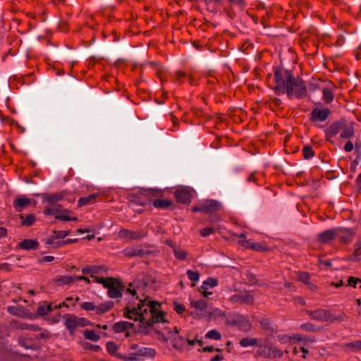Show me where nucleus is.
Masks as SVG:
<instances>
[{
	"mask_svg": "<svg viewBox=\"0 0 361 361\" xmlns=\"http://www.w3.org/2000/svg\"><path fill=\"white\" fill-rule=\"evenodd\" d=\"M322 94L323 99L326 103L329 104L333 102L334 99V94L331 87H324L322 90Z\"/></svg>",
	"mask_w": 361,
	"mask_h": 361,
	"instance_id": "nucleus-30",
	"label": "nucleus"
},
{
	"mask_svg": "<svg viewBox=\"0 0 361 361\" xmlns=\"http://www.w3.org/2000/svg\"><path fill=\"white\" fill-rule=\"evenodd\" d=\"M97 197V194L93 193L87 197H83L79 199L78 200V206L82 207L88 204H92L96 202V199Z\"/></svg>",
	"mask_w": 361,
	"mask_h": 361,
	"instance_id": "nucleus-28",
	"label": "nucleus"
},
{
	"mask_svg": "<svg viewBox=\"0 0 361 361\" xmlns=\"http://www.w3.org/2000/svg\"><path fill=\"white\" fill-rule=\"evenodd\" d=\"M336 240H338L341 243H349L350 242L354 236V232L350 229L344 228H336Z\"/></svg>",
	"mask_w": 361,
	"mask_h": 361,
	"instance_id": "nucleus-15",
	"label": "nucleus"
},
{
	"mask_svg": "<svg viewBox=\"0 0 361 361\" xmlns=\"http://www.w3.org/2000/svg\"><path fill=\"white\" fill-rule=\"evenodd\" d=\"M205 338L219 341L221 338V334L219 331L216 329H212L207 332L205 334Z\"/></svg>",
	"mask_w": 361,
	"mask_h": 361,
	"instance_id": "nucleus-39",
	"label": "nucleus"
},
{
	"mask_svg": "<svg viewBox=\"0 0 361 361\" xmlns=\"http://www.w3.org/2000/svg\"><path fill=\"white\" fill-rule=\"evenodd\" d=\"M56 281L62 285H69L75 282V277L71 276H62L56 279Z\"/></svg>",
	"mask_w": 361,
	"mask_h": 361,
	"instance_id": "nucleus-38",
	"label": "nucleus"
},
{
	"mask_svg": "<svg viewBox=\"0 0 361 361\" xmlns=\"http://www.w3.org/2000/svg\"><path fill=\"white\" fill-rule=\"evenodd\" d=\"M271 347L270 344L267 341H265L263 343H258L257 350L256 352L257 356L263 358H271Z\"/></svg>",
	"mask_w": 361,
	"mask_h": 361,
	"instance_id": "nucleus-16",
	"label": "nucleus"
},
{
	"mask_svg": "<svg viewBox=\"0 0 361 361\" xmlns=\"http://www.w3.org/2000/svg\"><path fill=\"white\" fill-rule=\"evenodd\" d=\"M302 154L305 159H310L314 156V152L312 147L306 145L302 149Z\"/></svg>",
	"mask_w": 361,
	"mask_h": 361,
	"instance_id": "nucleus-43",
	"label": "nucleus"
},
{
	"mask_svg": "<svg viewBox=\"0 0 361 361\" xmlns=\"http://www.w3.org/2000/svg\"><path fill=\"white\" fill-rule=\"evenodd\" d=\"M62 206L59 204H49L44 211L45 215H54L61 212Z\"/></svg>",
	"mask_w": 361,
	"mask_h": 361,
	"instance_id": "nucleus-31",
	"label": "nucleus"
},
{
	"mask_svg": "<svg viewBox=\"0 0 361 361\" xmlns=\"http://www.w3.org/2000/svg\"><path fill=\"white\" fill-rule=\"evenodd\" d=\"M226 313L217 307H209L207 317L208 319H216L219 318H224Z\"/></svg>",
	"mask_w": 361,
	"mask_h": 361,
	"instance_id": "nucleus-24",
	"label": "nucleus"
},
{
	"mask_svg": "<svg viewBox=\"0 0 361 361\" xmlns=\"http://www.w3.org/2000/svg\"><path fill=\"white\" fill-rule=\"evenodd\" d=\"M114 303L111 301L96 305L92 302H84L80 304V307L88 312H91L92 314L100 315L109 311L113 307Z\"/></svg>",
	"mask_w": 361,
	"mask_h": 361,
	"instance_id": "nucleus-6",
	"label": "nucleus"
},
{
	"mask_svg": "<svg viewBox=\"0 0 361 361\" xmlns=\"http://www.w3.org/2000/svg\"><path fill=\"white\" fill-rule=\"evenodd\" d=\"M215 229L212 227H206L200 231V234L203 237L208 236L212 233H214Z\"/></svg>",
	"mask_w": 361,
	"mask_h": 361,
	"instance_id": "nucleus-53",
	"label": "nucleus"
},
{
	"mask_svg": "<svg viewBox=\"0 0 361 361\" xmlns=\"http://www.w3.org/2000/svg\"><path fill=\"white\" fill-rule=\"evenodd\" d=\"M75 305V302L67 303L66 301L57 304H54V309H61L62 307L68 308L70 307H74Z\"/></svg>",
	"mask_w": 361,
	"mask_h": 361,
	"instance_id": "nucleus-54",
	"label": "nucleus"
},
{
	"mask_svg": "<svg viewBox=\"0 0 361 361\" xmlns=\"http://www.w3.org/2000/svg\"><path fill=\"white\" fill-rule=\"evenodd\" d=\"M55 238H51L47 240L46 244L54 247H59L64 244V242H55V239L63 238L68 235V231H54Z\"/></svg>",
	"mask_w": 361,
	"mask_h": 361,
	"instance_id": "nucleus-23",
	"label": "nucleus"
},
{
	"mask_svg": "<svg viewBox=\"0 0 361 361\" xmlns=\"http://www.w3.org/2000/svg\"><path fill=\"white\" fill-rule=\"evenodd\" d=\"M175 257L180 260H185L187 258L188 254L183 249L175 248L173 250Z\"/></svg>",
	"mask_w": 361,
	"mask_h": 361,
	"instance_id": "nucleus-41",
	"label": "nucleus"
},
{
	"mask_svg": "<svg viewBox=\"0 0 361 361\" xmlns=\"http://www.w3.org/2000/svg\"><path fill=\"white\" fill-rule=\"evenodd\" d=\"M127 291L135 297L137 302L129 303L126 306L123 311L125 317L138 322L140 329H147L154 324L168 322L166 314L163 310L161 302L152 300L149 296H145L142 288H133L132 284L130 285Z\"/></svg>",
	"mask_w": 361,
	"mask_h": 361,
	"instance_id": "nucleus-1",
	"label": "nucleus"
},
{
	"mask_svg": "<svg viewBox=\"0 0 361 361\" xmlns=\"http://www.w3.org/2000/svg\"><path fill=\"white\" fill-rule=\"evenodd\" d=\"M187 76L186 73L183 71H176L175 73V81L178 83H182L184 78Z\"/></svg>",
	"mask_w": 361,
	"mask_h": 361,
	"instance_id": "nucleus-49",
	"label": "nucleus"
},
{
	"mask_svg": "<svg viewBox=\"0 0 361 361\" xmlns=\"http://www.w3.org/2000/svg\"><path fill=\"white\" fill-rule=\"evenodd\" d=\"M229 1L232 4L238 5L240 7H243L245 6L244 0H229Z\"/></svg>",
	"mask_w": 361,
	"mask_h": 361,
	"instance_id": "nucleus-59",
	"label": "nucleus"
},
{
	"mask_svg": "<svg viewBox=\"0 0 361 361\" xmlns=\"http://www.w3.org/2000/svg\"><path fill=\"white\" fill-rule=\"evenodd\" d=\"M20 219H21V224L25 226H30L35 221V216L34 214H28L26 216L23 215H20Z\"/></svg>",
	"mask_w": 361,
	"mask_h": 361,
	"instance_id": "nucleus-33",
	"label": "nucleus"
},
{
	"mask_svg": "<svg viewBox=\"0 0 361 361\" xmlns=\"http://www.w3.org/2000/svg\"><path fill=\"white\" fill-rule=\"evenodd\" d=\"M174 197L177 202L183 204L189 203L191 200V193L185 188L178 189L174 192Z\"/></svg>",
	"mask_w": 361,
	"mask_h": 361,
	"instance_id": "nucleus-17",
	"label": "nucleus"
},
{
	"mask_svg": "<svg viewBox=\"0 0 361 361\" xmlns=\"http://www.w3.org/2000/svg\"><path fill=\"white\" fill-rule=\"evenodd\" d=\"M18 246L21 249L28 250H32V249H37V247L39 246V243L35 240L25 239V240H23V241H21L18 244Z\"/></svg>",
	"mask_w": 361,
	"mask_h": 361,
	"instance_id": "nucleus-27",
	"label": "nucleus"
},
{
	"mask_svg": "<svg viewBox=\"0 0 361 361\" xmlns=\"http://www.w3.org/2000/svg\"><path fill=\"white\" fill-rule=\"evenodd\" d=\"M331 114V111L326 107L314 108L310 114V121L312 123L324 122L327 120Z\"/></svg>",
	"mask_w": 361,
	"mask_h": 361,
	"instance_id": "nucleus-10",
	"label": "nucleus"
},
{
	"mask_svg": "<svg viewBox=\"0 0 361 361\" xmlns=\"http://www.w3.org/2000/svg\"><path fill=\"white\" fill-rule=\"evenodd\" d=\"M190 307L195 310V312H192L190 314L197 319L207 317L209 308L204 300H190Z\"/></svg>",
	"mask_w": 361,
	"mask_h": 361,
	"instance_id": "nucleus-7",
	"label": "nucleus"
},
{
	"mask_svg": "<svg viewBox=\"0 0 361 361\" xmlns=\"http://www.w3.org/2000/svg\"><path fill=\"white\" fill-rule=\"evenodd\" d=\"M299 350L303 353L302 357L306 358V355L308 354V350L306 349L304 346L300 347Z\"/></svg>",
	"mask_w": 361,
	"mask_h": 361,
	"instance_id": "nucleus-63",
	"label": "nucleus"
},
{
	"mask_svg": "<svg viewBox=\"0 0 361 361\" xmlns=\"http://www.w3.org/2000/svg\"><path fill=\"white\" fill-rule=\"evenodd\" d=\"M345 348H350L353 351L361 350V341H355L345 344Z\"/></svg>",
	"mask_w": 361,
	"mask_h": 361,
	"instance_id": "nucleus-44",
	"label": "nucleus"
},
{
	"mask_svg": "<svg viewBox=\"0 0 361 361\" xmlns=\"http://www.w3.org/2000/svg\"><path fill=\"white\" fill-rule=\"evenodd\" d=\"M353 143L351 141H348L344 146V149L347 152H350L353 150Z\"/></svg>",
	"mask_w": 361,
	"mask_h": 361,
	"instance_id": "nucleus-56",
	"label": "nucleus"
},
{
	"mask_svg": "<svg viewBox=\"0 0 361 361\" xmlns=\"http://www.w3.org/2000/svg\"><path fill=\"white\" fill-rule=\"evenodd\" d=\"M293 75L292 73L283 68H276L274 71V91L276 94L281 95L286 92V87Z\"/></svg>",
	"mask_w": 361,
	"mask_h": 361,
	"instance_id": "nucleus-3",
	"label": "nucleus"
},
{
	"mask_svg": "<svg viewBox=\"0 0 361 361\" xmlns=\"http://www.w3.org/2000/svg\"><path fill=\"white\" fill-rule=\"evenodd\" d=\"M343 123L341 121L335 122L331 124L326 130V136L327 139L337 135L343 129Z\"/></svg>",
	"mask_w": 361,
	"mask_h": 361,
	"instance_id": "nucleus-19",
	"label": "nucleus"
},
{
	"mask_svg": "<svg viewBox=\"0 0 361 361\" xmlns=\"http://www.w3.org/2000/svg\"><path fill=\"white\" fill-rule=\"evenodd\" d=\"M173 309L178 314H183L185 311V305L180 304L177 302H174L173 304Z\"/></svg>",
	"mask_w": 361,
	"mask_h": 361,
	"instance_id": "nucleus-50",
	"label": "nucleus"
},
{
	"mask_svg": "<svg viewBox=\"0 0 361 361\" xmlns=\"http://www.w3.org/2000/svg\"><path fill=\"white\" fill-rule=\"evenodd\" d=\"M145 235V234L144 232L141 231H134L128 229H123L118 232L119 238L126 240H137L143 238Z\"/></svg>",
	"mask_w": 361,
	"mask_h": 361,
	"instance_id": "nucleus-14",
	"label": "nucleus"
},
{
	"mask_svg": "<svg viewBox=\"0 0 361 361\" xmlns=\"http://www.w3.org/2000/svg\"><path fill=\"white\" fill-rule=\"evenodd\" d=\"M361 259V240L355 245L353 254L348 257V260L352 262L359 261Z\"/></svg>",
	"mask_w": 361,
	"mask_h": 361,
	"instance_id": "nucleus-29",
	"label": "nucleus"
},
{
	"mask_svg": "<svg viewBox=\"0 0 361 361\" xmlns=\"http://www.w3.org/2000/svg\"><path fill=\"white\" fill-rule=\"evenodd\" d=\"M200 291H201L202 295L204 297H208L209 295L212 294V292L208 291V288H207V287H205V288H200Z\"/></svg>",
	"mask_w": 361,
	"mask_h": 361,
	"instance_id": "nucleus-61",
	"label": "nucleus"
},
{
	"mask_svg": "<svg viewBox=\"0 0 361 361\" xmlns=\"http://www.w3.org/2000/svg\"><path fill=\"white\" fill-rule=\"evenodd\" d=\"M172 202L168 200H155L153 202V206L156 208H167L171 205Z\"/></svg>",
	"mask_w": 361,
	"mask_h": 361,
	"instance_id": "nucleus-36",
	"label": "nucleus"
},
{
	"mask_svg": "<svg viewBox=\"0 0 361 361\" xmlns=\"http://www.w3.org/2000/svg\"><path fill=\"white\" fill-rule=\"evenodd\" d=\"M285 93L289 99H303L307 95L306 85L300 78L293 76L286 87Z\"/></svg>",
	"mask_w": 361,
	"mask_h": 361,
	"instance_id": "nucleus-2",
	"label": "nucleus"
},
{
	"mask_svg": "<svg viewBox=\"0 0 361 361\" xmlns=\"http://www.w3.org/2000/svg\"><path fill=\"white\" fill-rule=\"evenodd\" d=\"M218 285V281L214 278H208L206 281L202 283L201 286V288H205V287L208 288H214Z\"/></svg>",
	"mask_w": 361,
	"mask_h": 361,
	"instance_id": "nucleus-42",
	"label": "nucleus"
},
{
	"mask_svg": "<svg viewBox=\"0 0 361 361\" xmlns=\"http://www.w3.org/2000/svg\"><path fill=\"white\" fill-rule=\"evenodd\" d=\"M258 339L256 338H244L240 341V345L242 347L246 348L248 346H253L258 345Z\"/></svg>",
	"mask_w": 361,
	"mask_h": 361,
	"instance_id": "nucleus-32",
	"label": "nucleus"
},
{
	"mask_svg": "<svg viewBox=\"0 0 361 361\" xmlns=\"http://www.w3.org/2000/svg\"><path fill=\"white\" fill-rule=\"evenodd\" d=\"M188 80L191 85H197V78L192 74L188 75Z\"/></svg>",
	"mask_w": 361,
	"mask_h": 361,
	"instance_id": "nucleus-57",
	"label": "nucleus"
},
{
	"mask_svg": "<svg viewBox=\"0 0 361 361\" xmlns=\"http://www.w3.org/2000/svg\"><path fill=\"white\" fill-rule=\"evenodd\" d=\"M102 268L100 267L90 266L82 269L81 271L84 275H88L92 279V282L97 283V279L101 277L95 276Z\"/></svg>",
	"mask_w": 361,
	"mask_h": 361,
	"instance_id": "nucleus-22",
	"label": "nucleus"
},
{
	"mask_svg": "<svg viewBox=\"0 0 361 361\" xmlns=\"http://www.w3.org/2000/svg\"><path fill=\"white\" fill-rule=\"evenodd\" d=\"M300 329L303 331H309V332L316 331L314 326L310 322L302 324L300 326Z\"/></svg>",
	"mask_w": 361,
	"mask_h": 361,
	"instance_id": "nucleus-52",
	"label": "nucleus"
},
{
	"mask_svg": "<svg viewBox=\"0 0 361 361\" xmlns=\"http://www.w3.org/2000/svg\"><path fill=\"white\" fill-rule=\"evenodd\" d=\"M271 358L273 357H281L283 356V351L274 345H271Z\"/></svg>",
	"mask_w": 361,
	"mask_h": 361,
	"instance_id": "nucleus-47",
	"label": "nucleus"
},
{
	"mask_svg": "<svg viewBox=\"0 0 361 361\" xmlns=\"http://www.w3.org/2000/svg\"><path fill=\"white\" fill-rule=\"evenodd\" d=\"M223 360V357L219 355H216L211 359V361H221Z\"/></svg>",
	"mask_w": 361,
	"mask_h": 361,
	"instance_id": "nucleus-64",
	"label": "nucleus"
},
{
	"mask_svg": "<svg viewBox=\"0 0 361 361\" xmlns=\"http://www.w3.org/2000/svg\"><path fill=\"white\" fill-rule=\"evenodd\" d=\"M239 244L245 248L252 249L255 251H264L266 250V247L263 244L261 243H255L251 240H240Z\"/></svg>",
	"mask_w": 361,
	"mask_h": 361,
	"instance_id": "nucleus-18",
	"label": "nucleus"
},
{
	"mask_svg": "<svg viewBox=\"0 0 361 361\" xmlns=\"http://www.w3.org/2000/svg\"><path fill=\"white\" fill-rule=\"evenodd\" d=\"M54 257L53 256H44L41 259L42 262H51L54 260Z\"/></svg>",
	"mask_w": 361,
	"mask_h": 361,
	"instance_id": "nucleus-60",
	"label": "nucleus"
},
{
	"mask_svg": "<svg viewBox=\"0 0 361 361\" xmlns=\"http://www.w3.org/2000/svg\"><path fill=\"white\" fill-rule=\"evenodd\" d=\"M68 213H70L69 211L66 210L63 214L56 215L55 216L56 219L62 220V221H77L78 218L76 216H71L68 214Z\"/></svg>",
	"mask_w": 361,
	"mask_h": 361,
	"instance_id": "nucleus-40",
	"label": "nucleus"
},
{
	"mask_svg": "<svg viewBox=\"0 0 361 361\" xmlns=\"http://www.w3.org/2000/svg\"><path fill=\"white\" fill-rule=\"evenodd\" d=\"M348 282L349 286L356 288L357 286H360L361 279L351 276L349 277Z\"/></svg>",
	"mask_w": 361,
	"mask_h": 361,
	"instance_id": "nucleus-51",
	"label": "nucleus"
},
{
	"mask_svg": "<svg viewBox=\"0 0 361 361\" xmlns=\"http://www.w3.org/2000/svg\"><path fill=\"white\" fill-rule=\"evenodd\" d=\"M307 313L312 319L320 322H329L332 320V316L329 311L319 309L314 311H307Z\"/></svg>",
	"mask_w": 361,
	"mask_h": 361,
	"instance_id": "nucleus-13",
	"label": "nucleus"
},
{
	"mask_svg": "<svg viewBox=\"0 0 361 361\" xmlns=\"http://www.w3.org/2000/svg\"><path fill=\"white\" fill-rule=\"evenodd\" d=\"M134 327V324L125 322V321H121L115 323L112 329L114 331L116 334H124L125 337H129L130 336V331L133 330Z\"/></svg>",
	"mask_w": 361,
	"mask_h": 361,
	"instance_id": "nucleus-12",
	"label": "nucleus"
},
{
	"mask_svg": "<svg viewBox=\"0 0 361 361\" xmlns=\"http://www.w3.org/2000/svg\"><path fill=\"white\" fill-rule=\"evenodd\" d=\"M66 192H60L55 194H46L44 196V200L50 204H56L59 201L65 200Z\"/></svg>",
	"mask_w": 361,
	"mask_h": 361,
	"instance_id": "nucleus-20",
	"label": "nucleus"
},
{
	"mask_svg": "<svg viewBox=\"0 0 361 361\" xmlns=\"http://www.w3.org/2000/svg\"><path fill=\"white\" fill-rule=\"evenodd\" d=\"M319 240L323 243H329L333 240H336V228L326 230L319 235Z\"/></svg>",
	"mask_w": 361,
	"mask_h": 361,
	"instance_id": "nucleus-21",
	"label": "nucleus"
},
{
	"mask_svg": "<svg viewBox=\"0 0 361 361\" xmlns=\"http://www.w3.org/2000/svg\"><path fill=\"white\" fill-rule=\"evenodd\" d=\"M54 310H55L54 303H48L47 302H44V303L39 305V307H37V312L38 314L44 316L49 314Z\"/></svg>",
	"mask_w": 361,
	"mask_h": 361,
	"instance_id": "nucleus-26",
	"label": "nucleus"
},
{
	"mask_svg": "<svg viewBox=\"0 0 361 361\" xmlns=\"http://www.w3.org/2000/svg\"><path fill=\"white\" fill-rule=\"evenodd\" d=\"M354 135V129L352 126L345 127L343 126L341 133L340 135L341 138L347 139L350 138Z\"/></svg>",
	"mask_w": 361,
	"mask_h": 361,
	"instance_id": "nucleus-34",
	"label": "nucleus"
},
{
	"mask_svg": "<svg viewBox=\"0 0 361 361\" xmlns=\"http://www.w3.org/2000/svg\"><path fill=\"white\" fill-rule=\"evenodd\" d=\"M229 301L233 304L252 305L254 302L253 296L247 291H243L233 295Z\"/></svg>",
	"mask_w": 361,
	"mask_h": 361,
	"instance_id": "nucleus-11",
	"label": "nucleus"
},
{
	"mask_svg": "<svg viewBox=\"0 0 361 361\" xmlns=\"http://www.w3.org/2000/svg\"><path fill=\"white\" fill-rule=\"evenodd\" d=\"M19 328H20L22 329L30 330L32 331H37L39 330V328L37 325L31 324H25V323L20 324V325L19 326Z\"/></svg>",
	"mask_w": 361,
	"mask_h": 361,
	"instance_id": "nucleus-46",
	"label": "nucleus"
},
{
	"mask_svg": "<svg viewBox=\"0 0 361 361\" xmlns=\"http://www.w3.org/2000/svg\"><path fill=\"white\" fill-rule=\"evenodd\" d=\"M187 276L190 281H197L200 279V274L198 271H194L192 270L187 271Z\"/></svg>",
	"mask_w": 361,
	"mask_h": 361,
	"instance_id": "nucleus-48",
	"label": "nucleus"
},
{
	"mask_svg": "<svg viewBox=\"0 0 361 361\" xmlns=\"http://www.w3.org/2000/svg\"><path fill=\"white\" fill-rule=\"evenodd\" d=\"M291 338L294 339V340H296V341H307V339L306 338H303V337L300 336L298 334L294 335L293 337H291Z\"/></svg>",
	"mask_w": 361,
	"mask_h": 361,
	"instance_id": "nucleus-62",
	"label": "nucleus"
},
{
	"mask_svg": "<svg viewBox=\"0 0 361 361\" xmlns=\"http://www.w3.org/2000/svg\"><path fill=\"white\" fill-rule=\"evenodd\" d=\"M75 281H84L87 283H90L91 282H92V279L90 277V276H76V277H75Z\"/></svg>",
	"mask_w": 361,
	"mask_h": 361,
	"instance_id": "nucleus-55",
	"label": "nucleus"
},
{
	"mask_svg": "<svg viewBox=\"0 0 361 361\" xmlns=\"http://www.w3.org/2000/svg\"><path fill=\"white\" fill-rule=\"evenodd\" d=\"M83 335L86 339L90 341H97L100 339V336L93 330H86Z\"/></svg>",
	"mask_w": 361,
	"mask_h": 361,
	"instance_id": "nucleus-35",
	"label": "nucleus"
},
{
	"mask_svg": "<svg viewBox=\"0 0 361 361\" xmlns=\"http://www.w3.org/2000/svg\"><path fill=\"white\" fill-rule=\"evenodd\" d=\"M124 252L125 255L128 256H135L138 255V252L136 250H132L131 249H126Z\"/></svg>",
	"mask_w": 361,
	"mask_h": 361,
	"instance_id": "nucleus-58",
	"label": "nucleus"
},
{
	"mask_svg": "<svg viewBox=\"0 0 361 361\" xmlns=\"http://www.w3.org/2000/svg\"><path fill=\"white\" fill-rule=\"evenodd\" d=\"M31 202L32 200L30 199L25 197H20L14 201L13 206L18 212H20L23 209L30 205Z\"/></svg>",
	"mask_w": 361,
	"mask_h": 361,
	"instance_id": "nucleus-25",
	"label": "nucleus"
},
{
	"mask_svg": "<svg viewBox=\"0 0 361 361\" xmlns=\"http://www.w3.org/2000/svg\"><path fill=\"white\" fill-rule=\"evenodd\" d=\"M298 279L299 281L306 284L310 283V276L307 272H300L298 274Z\"/></svg>",
	"mask_w": 361,
	"mask_h": 361,
	"instance_id": "nucleus-45",
	"label": "nucleus"
},
{
	"mask_svg": "<svg viewBox=\"0 0 361 361\" xmlns=\"http://www.w3.org/2000/svg\"><path fill=\"white\" fill-rule=\"evenodd\" d=\"M118 346L114 342L109 341L106 343V350L112 355L116 357H121V356L117 353Z\"/></svg>",
	"mask_w": 361,
	"mask_h": 361,
	"instance_id": "nucleus-37",
	"label": "nucleus"
},
{
	"mask_svg": "<svg viewBox=\"0 0 361 361\" xmlns=\"http://www.w3.org/2000/svg\"><path fill=\"white\" fill-rule=\"evenodd\" d=\"M64 325L71 334H73L78 327H85L90 324V322L84 317H78L74 314H66L63 315Z\"/></svg>",
	"mask_w": 361,
	"mask_h": 361,
	"instance_id": "nucleus-5",
	"label": "nucleus"
},
{
	"mask_svg": "<svg viewBox=\"0 0 361 361\" xmlns=\"http://www.w3.org/2000/svg\"><path fill=\"white\" fill-rule=\"evenodd\" d=\"M226 324L228 325L235 326L238 329L243 331H249L252 329L251 323L243 316L234 315L231 319H227Z\"/></svg>",
	"mask_w": 361,
	"mask_h": 361,
	"instance_id": "nucleus-9",
	"label": "nucleus"
},
{
	"mask_svg": "<svg viewBox=\"0 0 361 361\" xmlns=\"http://www.w3.org/2000/svg\"><path fill=\"white\" fill-rule=\"evenodd\" d=\"M220 204L215 200H205L192 209L193 212H202L207 214H212L219 211Z\"/></svg>",
	"mask_w": 361,
	"mask_h": 361,
	"instance_id": "nucleus-8",
	"label": "nucleus"
},
{
	"mask_svg": "<svg viewBox=\"0 0 361 361\" xmlns=\"http://www.w3.org/2000/svg\"><path fill=\"white\" fill-rule=\"evenodd\" d=\"M97 283L102 284L105 288H108V295L111 298H118L121 297V283L113 278H100L97 279Z\"/></svg>",
	"mask_w": 361,
	"mask_h": 361,
	"instance_id": "nucleus-4",
	"label": "nucleus"
}]
</instances>
